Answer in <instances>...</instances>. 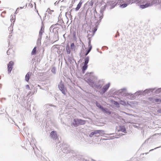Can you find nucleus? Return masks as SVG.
Segmentation results:
<instances>
[{
	"instance_id": "6",
	"label": "nucleus",
	"mask_w": 161,
	"mask_h": 161,
	"mask_svg": "<svg viewBox=\"0 0 161 161\" xmlns=\"http://www.w3.org/2000/svg\"><path fill=\"white\" fill-rule=\"evenodd\" d=\"M31 75V73L30 72H28L27 73L25 76V79L26 81L28 82L30 76Z\"/></svg>"
},
{
	"instance_id": "24",
	"label": "nucleus",
	"mask_w": 161,
	"mask_h": 161,
	"mask_svg": "<svg viewBox=\"0 0 161 161\" xmlns=\"http://www.w3.org/2000/svg\"><path fill=\"white\" fill-rule=\"evenodd\" d=\"M26 88L27 89H30V87L29 85H27L26 86Z\"/></svg>"
},
{
	"instance_id": "7",
	"label": "nucleus",
	"mask_w": 161,
	"mask_h": 161,
	"mask_svg": "<svg viewBox=\"0 0 161 161\" xmlns=\"http://www.w3.org/2000/svg\"><path fill=\"white\" fill-rule=\"evenodd\" d=\"M94 132V134H99L100 133L103 132V131L102 130H95Z\"/></svg>"
},
{
	"instance_id": "10",
	"label": "nucleus",
	"mask_w": 161,
	"mask_h": 161,
	"mask_svg": "<svg viewBox=\"0 0 161 161\" xmlns=\"http://www.w3.org/2000/svg\"><path fill=\"white\" fill-rule=\"evenodd\" d=\"M13 27L11 26H10V27H9L8 28V31L9 33H11L13 31Z\"/></svg>"
},
{
	"instance_id": "9",
	"label": "nucleus",
	"mask_w": 161,
	"mask_h": 161,
	"mask_svg": "<svg viewBox=\"0 0 161 161\" xmlns=\"http://www.w3.org/2000/svg\"><path fill=\"white\" fill-rule=\"evenodd\" d=\"M36 53V48L35 47L32 50V51L31 53V55H35Z\"/></svg>"
},
{
	"instance_id": "4",
	"label": "nucleus",
	"mask_w": 161,
	"mask_h": 161,
	"mask_svg": "<svg viewBox=\"0 0 161 161\" xmlns=\"http://www.w3.org/2000/svg\"><path fill=\"white\" fill-rule=\"evenodd\" d=\"M110 85L109 83H108L103 86L102 89V92L103 93L105 92L108 89L110 86Z\"/></svg>"
},
{
	"instance_id": "12",
	"label": "nucleus",
	"mask_w": 161,
	"mask_h": 161,
	"mask_svg": "<svg viewBox=\"0 0 161 161\" xmlns=\"http://www.w3.org/2000/svg\"><path fill=\"white\" fill-rule=\"evenodd\" d=\"M66 50L67 53L68 54H69L70 53V49L69 46L66 47Z\"/></svg>"
},
{
	"instance_id": "5",
	"label": "nucleus",
	"mask_w": 161,
	"mask_h": 161,
	"mask_svg": "<svg viewBox=\"0 0 161 161\" xmlns=\"http://www.w3.org/2000/svg\"><path fill=\"white\" fill-rule=\"evenodd\" d=\"M83 3V2L81 1V0L79 2V3L77 4V7L75 8V10L76 11H78L80 8L81 7L82 4Z\"/></svg>"
},
{
	"instance_id": "23",
	"label": "nucleus",
	"mask_w": 161,
	"mask_h": 161,
	"mask_svg": "<svg viewBox=\"0 0 161 161\" xmlns=\"http://www.w3.org/2000/svg\"><path fill=\"white\" fill-rule=\"evenodd\" d=\"M59 46L58 45H56L54 47V48H55V49H58V48H59Z\"/></svg>"
},
{
	"instance_id": "29",
	"label": "nucleus",
	"mask_w": 161,
	"mask_h": 161,
	"mask_svg": "<svg viewBox=\"0 0 161 161\" xmlns=\"http://www.w3.org/2000/svg\"><path fill=\"white\" fill-rule=\"evenodd\" d=\"M92 46H90L88 49H89V50L91 51V49H92Z\"/></svg>"
},
{
	"instance_id": "32",
	"label": "nucleus",
	"mask_w": 161,
	"mask_h": 161,
	"mask_svg": "<svg viewBox=\"0 0 161 161\" xmlns=\"http://www.w3.org/2000/svg\"><path fill=\"white\" fill-rule=\"evenodd\" d=\"M29 5H30V6H32V4H29Z\"/></svg>"
},
{
	"instance_id": "3",
	"label": "nucleus",
	"mask_w": 161,
	"mask_h": 161,
	"mask_svg": "<svg viewBox=\"0 0 161 161\" xmlns=\"http://www.w3.org/2000/svg\"><path fill=\"white\" fill-rule=\"evenodd\" d=\"M51 137L53 139H56L57 138V135L55 131H52L51 132L50 134Z\"/></svg>"
},
{
	"instance_id": "21",
	"label": "nucleus",
	"mask_w": 161,
	"mask_h": 161,
	"mask_svg": "<svg viewBox=\"0 0 161 161\" xmlns=\"http://www.w3.org/2000/svg\"><path fill=\"white\" fill-rule=\"evenodd\" d=\"M127 4H122L121 6L123 7V8H125V7H126L127 6Z\"/></svg>"
},
{
	"instance_id": "2",
	"label": "nucleus",
	"mask_w": 161,
	"mask_h": 161,
	"mask_svg": "<svg viewBox=\"0 0 161 161\" xmlns=\"http://www.w3.org/2000/svg\"><path fill=\"white\" fill-rule=\"evenodd\" d=\"M14 64V63L13 61H10L8 65V73L11 72L13 69V66Z\"/></svg>"
},
{
	"instance_id": "16",
	"label": "nucleus",
	"mask_w": 161,
	"mask_h": 161,
	"mask_svg": "<svg viewBox=\"0 0 161 161\" xmlns=\"http://www.w3.org/2000/svg\"><path fill=\"white\" fill-rule=\"evenodd\" d=\"M87 67V65L85 64L84 66L83 67V70L84 71L86 69Z\"/></svg>"
},
{
	"instance_id": "28",
	"label": "nucleus",
	"mask_w": 161,
	"mask_h": 161,
	"mask_svg": "<svg viewBox=\"0 0 161 161\" xmlns=\"http://www.w3.org/2000/svg\"><path fill=\"white\" fill-rule=\"evenodd\" d=\"M15 18H14V16H12V18H11V20H14V19Z\"/></svg>"
},
{
	"instance_id": "11",
	"label": "nucleus",
	"mask_w": 161,
	"mask_h": 161,
	"mask_svg": "<svg viewBox=\"0 0 161 161\" xmlns=\"http://www.w3.org/2000/svg\"><path fill=\"white\" fill-rule=\"evenodd\" d=\"M155 102L158 103H161V99L159 98L154 99V103Z\"/></svg>"
},
{
	"instance_id": "13",
	"label": "nucleus",
	"mask_w": 161,
	"mask_h": 161,
	"mask_svg": "<svg viewBox=\"0 0 161 161\" xmlns=\"http://www.w3.org/2000/svg\"><path fill=\"white\" fill-rule=\"evenodd\" d=\"M89 61V58L86 57L85 59V64L87 65Z\"/></svg>"
},
{
	"instance_id": "33",
	"label": "nucleus",
	"mask_w": 161,
	"mask_h": 161,
	"mask_svg": "<svg viewBox=\"0 0 161 161\" xmlns=\"http://www.w3.org/2000/svg\"><path fill=\"white\" fill-rule=\"evenodd\" d=\"M89 46H90V42H89Z\"/></svg>"
},
{
	"instance_id": "17",
	"label": "nucleus",
	"mask_w": 161,
	"mask_h": 161,
	"mask_svg": "<svg viewBox=\"0 0 161 161\" xmlns=\"http://www.w3.org/2000/svg\"><path fill=\"white\" fill-rule=\"evenodd\" d=\"M96 105L97 107H98L99 108L103 109V107L101 106L99 104L97 103H96Z\"/></svg>"
},
{
	"instance_id": "30",
	"label": "nucleus",
	"mask_w": 161,
	"mask_h": 161,
	"mask_svg": "<svg viewBox=\"0 0 161 161\" xmlns=\"http://www.w3.org/2000/svg\"><path fill=\"white\" fill-rule=\"evenodd\" d=\"M52 72H54L55 71V69L53 68L52 70Z\"/></svg>"
},
{
	"instance_id": "22",
	"label": "nucleus",
	"mask_w": 161,
	"mask_h": 161,
	"mask_svg": "<svg viewBox=\"0 0 161 161\" xmlns=\"http://www.w3.org/2000/svg\"><path fill=\"white\" fill-rule=\"evenodd\" d=\"M94 132H93L92 133H91L90 135V137H92V136L94 135Z\"/></svg>"
},
{
	"instance_id": "19",
	"label": "nucleus",
	"mask_w": 161,
	"mask_h": 161,
	"mask_svg": "<svg viewBox=\"0 0 161 161\" xmlns=\"http://www.w3.org/2000/svg\"><path fill=\"white\" fill-rule=\"evenodd\" d=\"M48 12L50 14H51L52 12H53L54 11L53 10H51L50 9H48L47 10Z\"/></svg>"
},
{
	"instance_id": "20",
	"label": "nucleus",
	"mask_w": 161,
	"mask_h": 161,
	"mask_svg": "<svg viewBox=\"0 0 161 161\" xmlns=\"http://www.w3.org/2000/svg\"><path fill=\"white\" fill-rule=\"evenodd\" d=\"M6 14V12L5 11H3V12L2 14H1V16H2L3 17H4V14Z\"/></svg>"
},
{
	"instance_id": "14",
	"label": "nucleus",
	"mask_w": 161,
	"mask_h": 161,
	"mask_svg": "<svg viewBox=\"0 0 161 161\" xmlns=\"http://www.w3.org/2000/svg\"><path fill=\"white\" fill-rule=\"evenodd\" d=\"M44 32V29H42V27L41 29L39 32V35L41 36L43 32Z\"/></svg>"
},
{
	"instance_id": "35",
	"label": "nucleus",
	"mask_w": 161,
	"mask_h": 161,
	"mask_svg": "<svg viewBox=\"0 0 161 161\" xmlns=\"http://www.w3.org/2000/svg\"><path fill=\"white\" fill-rule=\"evenodd\" d=\"M64 0H62V1H64Z\"/></svg>"
},
{
	"instance_id": "27",
	"label": "nucleus",
	"mask_w": 161,
	"mask_h": 161,
	"mask_svg": "<svg viewBox=\"0 0 161 161\" xmlns=\"http://www.w3.org/2000/svg\"><path fill=\"white\" fill-rule=\"evenodd\" d=\"M90 50H89V49H88L87 52L86 53V55H87L88 54V53L90 52Z\"/></svg>"
},
{
	"instance_id": "8",
	"label": "nucleus",
	"mask_w": 161,
	"mask_h": 161,
	"mask_svg": "<svg viewBox=\"0 0 161 161\" xmlns=\"http://www.w3.org/2000/svg\"><path fill=\"white\" fill-rule=\"evenodd\" d=\"M149 6V4L147 3V4H146L145 5H141L140 6V7L141 8H146L147 7H148Z\"/></svg>"
},
{
	"instance_id": "34",
	"label": "nucleus",
	"mask_w": 161,
	"mask_h": 161,
	"mask_svg": "<svg viewBox=\"0 0 161 161\" xmlns=\"http://www.w3.org/2000/svg\"><path fill=\"white\" fill-rule=\"evenodd\" d=\"M63 92V93H64V94H65V93H64V92L63 91V92Z\"/></svg>"
},
{
	"instance_id": "25",
	"label": "nucleus",
	"mask_w": 161,
	"mask_h": 161,
	"mask_svg": "<svg viewBox=\"0 0 161 161\" xmlns=\"http://www.w3.org/2000/svg\"><path fill=\"white\" fill-rule=\"evenodd\" d=\"M59 1L58 2H57V1H56L55 3H54V4L55 5H57V4H58L59 3Z\"/></svg>"
},
{
	"instance_id": "15",
	"label": "nucleus",
	"mask_w": 161,
	"mask_h": 161,
	"mask_svg": "<svg viewBox=\"0 0 161 161\" xmlns=\"http://www.w3.org/2000/svg\"><path fill=\"white\" fill-rule=\"evenodd\" d=\"M149 101L152 102V103H154V99L152 97H150L149 98Z\"/></svg>"
},
{
	"instance_id": "26",
	"label": "nucleus",
	"mask_w": 161,
	"mask_h": 161,
	"mask_svg": "<svg viewBox=\"0 0 161 161\" xmlns=\"http://www.w3.org/2000/svg\"><path fill=\"white\" fill-rule=\"evenodd\" d=\"M97 30V29L96 28H95L93 30V31L94 32V33Z\"/></svg>"
},
{
	"instance_id": "1",
	"label": "nucleus",
	"mask_w": 161,
	"mask_h": 161,
	"mask_svg": "<svg viewBox=\"0 0 161 161\" xmlns=\"http://www.w3.org/2000/svg\"><path fill=\"white\" fill-rule=\"evenodd\" d=\"M86 121L80 119H74L73 125L74 126H77L79 125H84Z\"/></svg>"
},
{
	"instance_id": "31",
	"label": "nucleus",
	"mask_w": 161,
	"mask_h": 161,
	"mask_svg": "<svg viewBox=\"0 0 161 161\" xmlns=\"http://www.w3.org/2000/svg\"><path fill=\"white\" fill-rule=\"evenodd\" d=\"M158 112L159 113H161V110H159L158 111Z\"/></svg>"
},
{
	"instance_id": "18",
	"label": "nucleus",
	"mask_w": 161,
	"mask_h": 161,
	"mask_svg": "<svg viewBox=\"0 0 161 161\" xmlns=\"http://www.w3.org/2000/svg\"><path fill=\"white\" fill-rule=\"evenodd\" d=\"M70 47L72 49H74L75 47L74 44V43H71L70 45Z\"/></svg>"
}]
</instances>
